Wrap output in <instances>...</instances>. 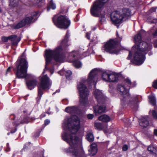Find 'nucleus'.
<instances>
[{
  "label": "nucleus",
  "instance_id": "1",
  "mask_svg": "<svg viewBox=\"0 0 157 157\" xmlns=\"http://www.w3.org/2000/svg\"><path fill=\"white\" fill-rule=\"evenodd\" d=\"M65 111L72 115L68 120L67 126L71 134L63 137L70 146L69 148L64 149V151L67 153H71L75 157H80L83 154L82 140L75 135L80 127V120L75 115H72L76 113L77 108L75 106L68 107L66 108Z\"/></svg>",
  "mask_w": 157,
  "mask_h": 157
},
{
  "label": "nucleus",
  "instance_id": "2",
  "mask_svg": "<svg viewBox=\"0 0 157 157\" xmlns=\"http://www.w3.org/2000/svg\"><path fill=\"white\" fill-rule=\"evenodd\" d=\"M146 33L143 30H140L134 37L135 45L132 48V51L134 52L133 63L136 65L142 64L145 59V55L152 48L150 43L141 41V36Z\"/></svg>",
  "mask_w": 157,
  "mask_h": 157
},
{
  "label": "nucleus",
  "instance_id": "3",
  "mask_svg": "<svg viewBox=\"0 0 157 157\" xmlns=\"http://www.w3.org/2000/svg\"><path fill=\"white\" fill-rule=\"evenodd\" d=\"M68 31H67L66 35L61 42L60 45L53 50H46L45 57L46 59L45 68L53 58L56 61L62 62L64 57L62 54V48L69 45L67 42L69 36Z\"/></svg>",
  "mask_w": 157,
  "mask_h": 157
},
{
  "label": "nucleus",
  "instance_id": "4",
  "mask_svg": "<svg viewBox=\"0 0 157 157\" xmlns=\"http://www.w3.org/2000/svg\"><path fill=\"white\" fill-rule=\"evenodd\" d=\"M117 89L120 94L122 95L121 98V101L124 102L129 99V105L131 108L137 110L138 107V103L140 101H138L139 97L136 96L130 98L127 90L123 86L118 85Z\"/></svg>",
  "mask_w": 157,
  "mask_h": 157
},
{
  "label": "nucleus",
  "instance_id": "5",
  "mask_svg": "<svg viewBox=\"0 0 157 157\" xmlns=\"http://www.w3.org/2000/svg\"><path fill=\"white\" fill-rule=\"evenodd\" d=\"M94 94L98 104L97 106L94 107V109L95 114L97 115L103 113L105 111V106H101L100 104H103L105 99L102 93L98 90H95Z\"/></svg>",
  "mask_w": 157,
  "mask_h": 157
},
{
  "label": "nucleus",
  "instance_id": "6",
  "mask_svg": "<svg viewBox=\"0 0 157 157\" xmlns=\"http://www.w3.org/2000/svg\"><path fill=\"white\" fill-rule=\"evenodd\" d=\"M52 21L57 27L61 29H67L71 24L70 20L64 15L55 16L52 18Z\"/></svg>",
  "mask_w": 157,
  "mask_h": 157
},
{
  "label": "nucleus",
  "instance_id": "7",
  "mask_svg": "<svg viewBox=\"0 0 157 157\" xmlns=\"http://www.w3.org/2000/svg\"><path fill=\"white\" fill-rule=\"evenodd\" d=\"M79 92L80 98L79 101L82 105L86 106L88 102L87 97L89 92L86 86L82 82H80L77 87Z\"/></svg>",
  "mask_w": 157,
  "mask_h": 157
},
{
  "label": "nucleus",
  "instance_id": "8",
  "mask_svg": "<svg viewBox=\"0 0 157 157\" xmlns=\"http://www.w3.org/2000/svg\"><path fill=\"white\" fill-rule=\"evenodd\" d=\"M119 43L120 42L117 41L116 40H110L104 45V50L105 51L110 53L117 54L119 52L117 47Z\"/></svg>",
  "mask_w": 157,
  "mask_h": 157
},
{
  "label": "nucleus",
  "instance_id": "9",
  "mask_svg": "<svg viewBox=\"0 0 157 157\" xmlns=\"http://www.w3.org/2000/svg\"><path fill=\"white\" fill-rule=\"evenodd\" d=\"M28 64V62L25 59H21L17 67L16 75L18 78H23L26 76Z\"/></svg>",
  "mask_w": 157,
  "mask_h": 157
},
{
  "label": "nucleus",
  "instance_id": "10",
  "mask_svg": "<svg viewBox=\"0 0 157 157\" xmlns=\"http://www.w3.org/2000/svg\"><path fill=\"white\" fill-rule=\"evenodd\" d=\"M51 83L49 78L47 75H45L41 78L40 83L38 86V96L40 100L43 94V91L46 89H49Z\"/></svg>",
  "mask_w": 157,
  "mask_h": 157
},
{
  "label": "nucleus",
  "instance_id": "11",
  "mask_svg": "<svg viewBox=\"0 0 157 157\" xmlns=\"http://www.w3.org/2000/svg\"><path fill=\"white\" fill-rule=\"evenodd\" d=\"M39 13L34 12L32 13L31 16L26 17L17 24L14 27L15 29H18L23 27L26 24H29L34 22L36 20Z\"/></svg>",
  "mask_w": 157,
  "mask_h": 157
},
{
  "label": "nucleus",
  "instance_id": "12",
  "mask_svg": "<svg viewBox=\"0 0 157 157\" xmlns=\"http://www.w3.org/2000/svg\"><path fill=\"white\" fill-rule=\"evenodd\" d=\"M103 5L101 0L96 1L93 3L90 9V12L92 15L95 17H99Z\"/></svg>",
  "mask_w": 157,
  "mask_h": 157
},
{
  "label": "nucleus",
  "instance_id": "13",
  "mask_svg": "<svg viewBox=\"0 0 157 157\" xmlns=\"http://www.w3.org/2000/svg\"><path fill=\"white\" fill-rule=\"evenodd\" d=\"M111 20L113 23L116 25L118 28L119 25L118 24L121 23L123 21L122 17L119 12L115 11L112 12L111 15Z\"/></svg>",
  "mask_w": 157,
  "mask_h": 157
},
{
  "label": "nucleus",
  "instance_id": "14",
  "mask_svg": "<svg viewBox=\"0 0 157 157\" xmlns=\"http://www.w3.org/2000/svg\"><path fill=\"white\" fill-rule=\"evenodd\" d=\"M99 73V72L96 69H94L91 71L89 74L88 79V83L94 84V83L96 82Z\"/></svg>",
  "mask_w": 157,
  "mask_h": 157
},
{
  "label": "nucleus",
  "instance_id": "15",
  "mask_svg": "<svg viewBox=\"0 0 157 157\" xmlns=\"http://www.w3.org/2000/svg\"><path fill=\"white\" fill-rule=\"evenodd\" d=\"M8 38L11 41V44L14 46H17L21 39V37H18L17 35H11L9 36Z\"/></svg>",
  "mask_w": 157,
  "mask_h": 157
},
{
  "label": "nucleus",
  "instance_id": "16",
  "mask_svg": "<svg viewBox=\"0 0 157 157\" xmlns=\"http://www.w3.org/2000/svg\"><path fill=\"white\" fill-rule=\"evenodd\" d=\"M122 13L121 14L123 20L125 21L131 15V11L128 9L124 8L122 10Z\"/></svg>",
  "mask_w": 157,
  "mask_h": 157
},
{
  "label": "nucleus",
  "instance_id": "17",
  "mask_svg": "<svg viewBox=\"0 0 157 157\" xmlns=\"http://www.w3.org/2000/svg\"><path fill=\"white\" fill-rule=\"evenodd\" d=\"M37 83V81L36 79H33L26 82L27 86L30 90L34 88Z\"/></svg>",
  "mask_w": 157,
  "mask_h": 157
},
{
  "label": "nucleus",
  "instance_id": "18",
  "mask_svg": "<svg viewBox=\"0 0 157 157\" xmlns=\"http://www.w3.org/2000/svg\"><path fill=\"white\" fill-rule=\"evenodd\" d=\"M89 154L91 156L95 155L97 152V146L95 144H92L90 146V147L89 150Z\"/></svg>",
  "mask_w": 157,
  "mask_h": 157
},
{
  "label": "nucleus",
  "instance_id": "19",
  "mask_svg": "<svg viewBox=\"0 0 157 157\" xmlns=\"http://www.w3.org/2000/svg\"><path fill=\"white\" fill-rule=\"evenodd\" d=\"M140 126L145 128L147 127L149 125V122L147 119V117H143L140 120L139 123Z\"/></svg>",
  "mask_w": 157,
  "mask_h": 157
},
{
  "label": "nucleus",
  "instance_id": "20",
  "mask_svg": "<svg viewBox=\"0 0 157 157\" xmlns=\"http://www.w3.org/2000/svg\"><path fill=\"white\" fill-rule=\"evenodd\" d=\"M98 119L102 122H107L110 121L111 118L108 115L104 114L99 117Z\"/></svg>",
  "mask_w": 157,
  "mask_h": 157
},
{
  "label": "nucleus",
  "instance_id": "21",
  "mask_svg": "<svg viewBox=\"0 0 157 157\" xmlns=\"http://www.w3.org/2000/svg\"><path fill=\"white\" fill-rule=\"evenodd\" d=\"M117 76L109 73L108 81L109 82H117L118 80Z\"/></svg>",
  "mask_w": 157,
  "mask_h": 157
},
{
  "label": "nucleus",
  "instance_id": "22",
  "mask_svg": "<svg viewBox=\"0 0 157 157\" xmlns=\"http://www.w3.org/2000/svg\"><path fill=\"white\" fill-rule=\"evenodd\" d=\"M147 150L150 152V153L152 154H157V147H154L152 145H151L147 148Z\"/></svg>",
  "mask_w": 157,
  "mask_h": 157
},
{
  "label": "nucleus",
  "instance_id": "23",
  "mask_svg": "<svg viewBox=\"0 0 157 157\" xmlns=\"http://www.w3.org/2000/svg\"><path fill=\"white\" fill-rule=\"evenodd\" d=\"M109 74V73L107 71H105L103 73L102 78L103 81L107 82L108 81Z\"/></svg>",
  "mask_w": 157,
  "mask_h": 157
},
{
  "label": "nucleus",
  "instance_id": "24",
  "mask_svg": "<svg viewBox=\"0 0 157 157\" xmlns=\"http://www.w3.org/2000/svg\"><path fill=\"white\" fill-rule=\"evenodd\" d=\"M86 137L87 140L90 142H92L94 140V137L92 133H88Z\"/></svg>",
  "mask_w": 157,
  "mask_h": 157
},
{
  "label": "nucleus",
  "instance_id": "25",
  "mask_svg": "<svg viewBox=\"0 0 157 157\" xmlns=\"http://www.w3.org/2000/svg\"><path fill=\"white\" fill-rule=\"evenodd\" d=\"M56 8L55 4L53 3L52 0H51L48 4V7L47 8V11H48L50 9L54 10Z\"/></svg>",
  "mask_w": 157,
  "mask_h": 157
},
{
  "label": "nucleus",
  "instance_id": "26",
  "mask_svg": "<svg viewBox=\"0 0 157 157\" xmlns=\"http://www.w3.org/2000/svg\"><path fill=\"white\" fill-rule=\"evenodd\" d=\"M18 0H10L9 6L11 7L17 6L18 3Z\"/></svg>",
  "mask_w": 157,
  "mask_h": 157
},
{
  "label": "nucleus",
  "instance_id": "27",
  "mask_svg": "<svg viewBox=\"0 0 157 157\" xmlns=\"http://www.w3.org/2000/svg\"><path fill=\"white\" fill-rule=\"evenodd\" d=\"M94 126L97 129L99 130H102L104 128V125L101 123H95Z\"/></svg>",
  "mask_w": 157,
  "mask_h": 157
},
{
  "label": "nucleus",
  "instance_id": "28",
  "mask_svg": "<svg viewBox=\"0 0 157 157\" xmlns=\"http://www.w3.org/2000/svg\"><path fill=\"white\" fill-rule=\"evenodd\" d=\"M105 14L104 13H100V21L101 24H102L104 23L105 21Z\"/></svg>",
  "mask_w": 157,
  "mask_h": 157
},
{
  "label": "nucleus",
  "instance_id": "29",
  "mask_svg": "<svg viewBox=\"0 0 157 157\" xmlns=\"http://www.w3.org/2000/svg\"><path fill=\"white\" fill-rule=\"evenodd\" d=\"M150 101V103L153 105H155L156 103V101L155 97L152 95L149 97Z\"/></svg>",
  "mask_w": 157,
  "mask_h": 157
},
{
  "label": "nucleus",
  "instance_id": "30",
  "mask_svg": "<svg viewBox=\"0 0 157 157\" xmlns=\"http://www.w3.org/2000/svg\"><path fill=\"white\" fill-rule=\"evenodd\" d=\"M73 65L76 68H79L81 66V62L78 60H75L73 62Z\"/></svg>",
  "mask_w": 157,
  "mask_h": 157
},
{
  "label": "nucleus",
  "instance_id": "31",
  "mask_svg": "<svg viewBox=\"0 0 157 157\" xmlns=\"http://www.w3.org/2000/svg\"><path fill=\"white\" fill-rule=\"evenodd\" d=\"M147 21L151 23H155L156 22L157 19L151 17H149L147 18Z\"/></svg>",
  "mask_w": 157,
  "mask_h": 157
},
{
  "label": "nucleus",
  "instance_id": "32",
  "mask_svg": "<svg viewBox=\"0 0 157 157\" xmlns=\"http://www.w3.org/2000/svg\"><path fill=\"white\" fill-rule=\"evenodd\" d=\"M19 123H16V125L17 126L20 124H23L24 123H27L28 122V118L26 117H25L24 118L23 120L21 121H19Z\"/></svg>",
  "mask_w": 157,
  "mask_h": 157
},
{
  "label": "nucleus",
  "instance_id": "33",
  "mask_svg": "<svg viewBox=\"0 0 157 157\" xmlns=\"http://www.w3.org/2000/svg\"><path fill=\"white\" fill-rule=\"evenodd\" d=\"M72 75V72L70 71H66V77L67 78L69 77Z\"/></svg>",
  "mask_w": 157,
  "mask_h": 157
},
{
  "label": "nucleus",
  "instance_id": "34",
  "mask_svg": "<svg viewBox=\"0 0 157 157\" xmlns=\"http://www.w3.org/2000/svg\"><path fill=\"white\" fill-rule=\"evenodd\" d=\"M124 82L127 83V85H128L129 86H130V85H131V82L130 81V80L128 78H126V79H125L124 80Z\"/></svg>",
  "mask_w": 157,
  "mask_h": 157
},
{
  "label": "nucleus",
  "instance_id": "35",
  "mask_svg": "<svg viewBox=\"0 0 157 157\" xmlns=\"http://www.w3.org/2000/svg\"><path fill=\"white\" fill-rule=\"evenodd\" d=\"M156 9V7H153L151 8V9L148 12L149 13H152L155 12Z\"/></svg>",
  "mask_w": 157,
  "mask_h": 157
},
{
  "label": "nucleus",
  "instance_id": "36",
  "mask_svg": "<svg viewBox=\"0 0 157 157\" xmlns=\"http://www.w3.org/2000/svg\"><path fill=\"white\" fill-rule=\"evenodd\" d=\"M152 114L153 117L155 119H157V114L155 110H153L152 111Z\"/></svg>",
  "mask_w": 157,
  "mask_h": 157
},
{
  "label": "nucleus",
  "instance_id": "37",
  "mask_svg": "<svg viewBox=\"0 0 157 157\" xmlns=\"http://www.w3.org/2000/svg\"><path fill=\"white\" fill-rule=\"evenodd\" d=\"M128 148V147L127 145L126 144H124L122 147V149L123 151H126Z\"/></svg>",
  "mask_w": 157,
  "mask_h": 157
},
{
  "label": "nucleus",
  "instance_id": "38",
  "mask_svg": "<svg viewBox=\"0 0 157 157\" xmlns=\"http://www.w3.org/2000/svg\"><path fill=\"white\" fill-rule=\"evenodd\" d=\"M152 86L154 88L157 89V79L153 82Z\"/></svg>",
  "mask_w": 157,
  "mask_h": 157
},
{
  "label": "nucleus",
  "instance_id": "39",
  "mask_svg": "<svg viewBox=\"0 0 157 157\" xmlns=\"http://www.w3.org/2000/svg\"><path fill=\"white\" fill-rule=\"evenodd\" d=\"M9 36L8 37H3L2 38V40L3 41L6 42H7L9 39L8 38Z\"/></svg>",
  "mask_w": 157,
  "mask_h": 157
},
{
  "label": "nucleus",
  "instance_id": "40",
  "mask_svg": "<svg viewBox=\"0 0 157 157\" xmlns=\"http://www.w3.org/2000/svg\"><path fill=\"white\" fill-rule=\"evenodd\" d=\"M87 118L90 119H92L94 117V115L93 114H89L87 115Z\"/></svg>",
  "mask_w": 157,
  "mask_h": 157
},
{
  "label": "nucleus",
  "instance_id": "41",
  "mask_svg": "<svg viewBox=\"0 0 157 157\" xmlns=\"http://www.w3.org/2000/svg\"><path fill=\"white\" fill-rule=\"evenodd\" d=\"M136 85V82L134 81L133 82H131V85H130V87H133L135 86Z\"/></svg>",
  "mask_w": 157,
  "mask_h": 157
},
{
  "label": "nucleus",
  "instance_id": "42",
  "mask_svg": "<svg viewBox=\"0 0 157 157\" xmlns=\"http://www.w3.org/2000/svg\"><path fill=\"white\" fill-rule=\"evenodd\" d=\"M50 122V121L49 120L47 119L45 120L44 121V124L46 125H48Z\"/></svg>",
  "mask_w": 157,
  "mask_h": 157
},
{
  "label": "nucleus",
  "instance_id": "43",
  "mask_svg": "<svg viewBox=\"0 0 157 157\" xmlns=\"http://www.w3.org/2000/svg\"><path fill=\"white\" fill-rule=\"evenodd\" d=\"M71 56H73V57H75L76 56V55H77V53L74 52L71 53Z\"/></svg>",
  "mask_w": 157,
  "mask_h": 157
},
{
  "label": "nucleus",
  "instance_id": "44",
  "mask_svg": "<svg viewBox=\"0 0 157 157\" xmlns=\"http://www.w3.org/2000/svg\"><path fill=\"white\" fill-rule=\"evenodd\" d=\"M108 0H101V3L103 5H104L105 3H106Z\"/></svg>",
  "mask_w": 157,
  "mask_h": 157
},
{
  "label": "nucleus",
  "instance_id": "45",
  "mask_svg": "<svg viewBox=\"0 0 157 157\" xmlns=\"http://www.w3.org/2000/svg\"><path fill=\"white\" fill-rule=\"evenodd\" d=\"M154 46L155 48H157V40H155L154 43Z\"/></svg>",
  "mask_w": 157,
  "mask_h": 157
},
{
  "label": "nucleus",
  "instance_id": "46",
  "mask_svg": "<svg viewBox=\"0 0 157 157\" xmlns=\"http://www.w3.org/2000/svg\"><path fill=\"white\" fill-rule=\"evenodd\" d=\"M132 54L131 53V52L130 51H129L128 56V57L127 58L128 59H130L131 58V57H132Z\"/></svg>",
  "mask_w": 157,
  "mask_h": 157
},
{
  "label": "nucleus",
  "instance_id": "47",
  "mask_svg": "<svg viewBox=\"0 0 157 157\" xmlns=\"http://www.w3.org/2000/svg\"><path fill=\"white\" fill-rule=\"evenodd\" d=\"M86 37L88 39H90V36L89 33H87L86 34Z\"/></svg>",
  "mask_w": 157,
  "mask_h": 157
},
{
  "label": "nucleus",
  "instance_id": "48",
  "mask_svg": "<svg viewBox=\"0 0 157 157\" xmlns=\"http://www.w3.org/2000/svg\"><path fill=\"white\" fill-rule=\"evenodd\" d=\"M11 68L10 67H9L6 70V74H7L8 72H10V71Z\"/></svg>",
  "mask_w": 157,
  "mask_h": 157
},
{
  "label": "nucleus",
  "instance_id": "49",
  "mask_svg": "<svg viewBox=\"0 0 157 157\" xmlns=\"http://www.w3.org/2000/svg\"><path fill=\"white\" fill-rule=\"evenodd\" d=\"M153 36H157V29L155 31V32L153 33Z\"/></svg>",
  "mask_w": 157,
  "mask_h": 157
},
{
  "label": "nucleus",
  "instance_id": "50",
  "mask_svg": "<svg viewBox=\"0 0 157 157\" xmlns=\"http://www.w3.org/2000/svg\"><path fill=\"white\" fill-rule=\"evenodd\" d=\"M45 116H46V115H45V113H43L41 114V115L40 116V117H41V118H43V117H45Z\"/></svg>",
  "mask_w": 157,
  "mask_h": 157
},
{
  "label": "nucleus",
  "instance_id": "51",
  "mask_svg": "<svg viewBox=\"0 0 157 157\" xmlns=\"http://www.w3.org/2000/svg\"><path fill=\"white\" fill-rule=\"evenodd\" d=\"M155 134L157 136V129H155L154 131Z\"/></svg>",
  "mask_w": 157,
  "mask_h": 157
},
{
  "label": "nucleus",
  "instance_id": "52",
  "mask_svg": "<svg viewBox=\"0 0 157 157\" xmlns=\"http://www.w3.org/2000/svg\"><path fill=\"white\" fill-rule=\"evenodd\" d=\"M46 113H47V114H50V113H49V112H46Z\"/></svg>",
  "mask_w": 157,
  "mask_h": 157
},
{
  "label": "nucleus",
  "instance_id": "53",
  "mask_svg": "<svg viewBox=\"0 0 157 157\" xmlns=\"http://www.w3.org/2000/svg\"><path fill=\"white\" fill-rule=\"evenodd\" d=\"M59 91H60V90H57L56 91V92H59Z\"/></svg>",
  "mask_w": 157,
  "mask_h": 157
},
{
  "label": "nucleus",
  "instance_id": "54",
  "mask_svg": "<svg viewBox=\"0 0 157 157\" xmlns=\"http://www.w3.org/2000/svg\"><path fill=\"white\" fill-rule=\"evenodd\" d=\"M117 36L118 37V35L117 32Z\"/></svg>",
  "mask_w": 157,
  "mask_h": 157
},
{
  "label": "nucleus",
  "instance_id": "55",
  "mask_svg": "<svg viewBox=\"0 0 157 157\" xmlns=\"http://www.w3.org/2000/svg\"><path fill=\"white\" fill-rule=\"evenodd\" d=\"M63 71H60L59 72H60V73H62V72H63Z\"/></svg>",
  "mask_w": 157,
  "mask_h": 157
},
{
  "label": "nucleus",
  "instance_id": "56",
  "mask_svg": "<svg viewBox=\"0 0 157 157\" xmlns=\"http://www.w3.org/2000/svg\"><path fill=\"white\" fill-rule=\"evenodd\" d=\"M9 134H10V133H7V135H9Z\"/></svg>",
  "mask_w": 157,
  "mask_h": 157
}]
</instances>
